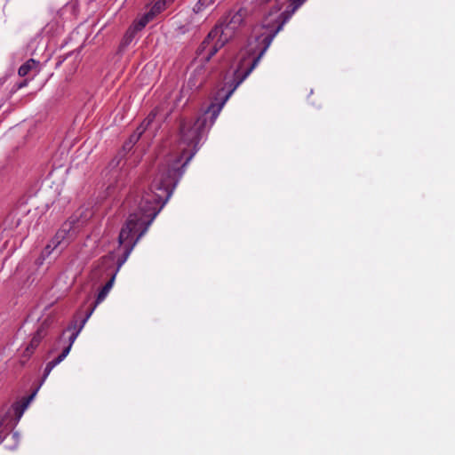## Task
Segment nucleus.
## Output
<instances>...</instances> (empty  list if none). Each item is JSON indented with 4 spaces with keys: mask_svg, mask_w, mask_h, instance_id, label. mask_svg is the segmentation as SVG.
Segmentation results:
<instances>
[{
    "mask_svg": "<svg viewBox=\"0 0 455 455\" xmlns=\"http://www.w3.org/2000/svg\"><path fill=\"white\" fill-rule=\"evenodd\" d=\"M167 7L166 0L156 1L150 8V10L139 19V26L140 28H145L148 23L154 20L156 16L166 10Z\"/></svg>",
    "mask_w": 455,
    "mask_h": 455,
    "instance_id": "0eeeda50",
    "label": "nucleus"
},
{
    "mask_svg": "<svg viewBox=\"0 0 455 455\" xmlns=\"http://www.w3.org/2000/svg\"><path fill=\"white\" fill-rule=\"evenodd\" d=\"M41 70V64L38 60L34 59L28 60L25 63H23L19 70L18 74L20 76L24 77L28 76V78L24 79L22 82L17 83L11 90L10 94H13L19 89H21L28 85V83L32 80Z\"/></svg>",
    "mask_w": 455,
    "mask_h": 455,
    "instance_id": "39448f33",
    "label": "nucleus"
},
{
    "mask_svg": "<svg viewBox=\"0 0 455 455\" xmlns=\"http://www.w3.org/2000/svg\"><path fill=\"white\" fill-rule=\"evenodd\" d=\"M51 371H52L47 370L45 367L43 378L38 387L28 396L24 397L21 401L13 403L10 408L7 409L4 414L0 417V427H15L19 423L24 411L28 408L30 402L35 398L40 387L43 385Z\"/></svg>",
    "mask_w": 455,
    "mask_h": 455,
    "instance_id": "20e7f679",
    "label": "nucleus"
},
{
    "mask_svg": "<svg viewBox=\"0 0 455 455\" xmlns=\"http://www.w3.org/2000/svg\"><path fill=\"white\" fill-rule=\"evenodd\" d=\"M174 0H166V5L169 6Z\"/></svg>",
    "mask_w": 455,
    "mask_h": 455,
    "instance_id": "aec40b11",
    "label": "nucleus"
},
{
    "mask_svg": "<svg viewBox=\"0 0 455 455\" xmlns=\"http://www.w3.org/2000/svg\"><path fill=\"white\" fill-rule=\"evenodd\" d=\"M146 132V128H143L141 131L140 130H138L136 131V132H134L133 134L131 135L130 139H129V143H126L125 147H132V144L136 143L140 137Z\"/></svg>",
    "mask_w": 455,
    "mask_h": 455,
    "instance_id": "2eb2a0df",
    "label": "nucleus"
},
{
    "mask_svg": "<svg viewBox=\"0 0 455 455\" xmlns=\"http://www.w3.org/2000/svg\"><path fill=\"white\" fill-rule=\"evenodd\" d=\"M70 351V346L66 347L63 351L60 353V355L52 360V362L55 363V365L59 364L60 362H62L66 356L68 355Z\"/></svg>",
    "mask_w": 455,
    "mask_h": 455,
    "instance_id": "f3484780",
    "label": "nucleus"
},
{
    "mask_svg": "<svg viewBox=\"0 0 455 455\" xmlns=\"http://www.w3.org/2000/svg\"><path fill=\"white\" fill-rule=\"evenodd\" d=\"M143 28H140L139 26V20H135L133 25L128 28L125 35L124 36V38L120 44L121 47L124 48V47L128 46L131 44V42L133 40V38L135 37L136 33L138 31L142 30Z\"/></svg>",
    "mask_w": 455,
    "mask_h": 455,
    "instance_id": "9b49d317",
    "label": "nucleus"
},
{
    "mask_svg": "<svg viewBox=\"0 0 455 455\" xmlns=\"http://www.w3.org/2000/svg\"><path fill=\"white\" fill-rule=\"evenodd\" d=\"M236 29L224 20L217 24L202 42L197 52L209 61L235 34Z\"/></svg>",
    "mask_w": 455,
    "mask_h": 455,
    "instance_id": "7ed1b4c3",
    "label": "nucleus"
},
{
    "mask_svg": "<svg viewBox=\"0 0 455 455\" xmlns=\"http://www.w3.org/2000/svg\"><path fill=\"white\" fill-rule=\"evenodd\" d=\"M245 15L246 11L240 8L235 12H229L228 14L225 17L224 21L237 30L243 24Z\"/></svg>",
    "mask_w": 455,
    "mask_h": 455,
    "instance_id": "6e6552de",
    "label": "nucleus"
},
{
    "mask_svg": "<svg viewBox=\"0 0 455 455\" xmlns=\"http://www.w3.org/2000/svg\"><path fill=\"white\" fill-rule=\"evenodd\" d=\"M48 328L49 323L47 320H44L37 328L28 346L36 349L39 346L42 339L46 336Z\"/></svg>",
    "mask_w": 455,
    "mask_h": 455,
    "instance_id": "9d476101",
    "label": "nucleus"
},
{
    "mask_svg": "<svg viewBox=\"0 0 455 455\" xmlns=\"http://www.w3.org/2000/svg\"><path fill=\"white\" fill-rule=\"evenodd\" d=\"M115 278H116V273H114L112 275L111 278L106 283V284L99 291L96 300H95V303H94L93 307H92V308H93V310L95 309V307H97L98 304H100V302H102L105 299V298L108 294L109 291L113 287Z\"/></svg>",
    "mask_w": 455,
    "mask_h": 455,
    "instance_id": "f8f14e48",
    "label": "nucleus"
},
{
    "mask_svg": "<svg viewBox=\"0 0 455 455\" xmlns=\"http://www.w3.org/2000/svg\"><path fill=\"white\" fill-rule=\"evenodd\" d=\"M35 350L36 349L31 348L29 346H27V347L23 351L21 357L20 359V363L21 366L25 365V363L28 362V360L30 358V356L33 355Z\"/></svg>",
    "mask_w": 455,
    "mask_h": 455,
    "instance_id": "4468645a",
    "label": "nucleus"
},
{
    "mask_svg": "<svg viewBox=\"0 0 455 455\" xmlns=\"http://www.w3.org/2000/svg\"><path fill=\"white\" fill-rule=\"evenodd\" d=\"M215 0H198V2L194 6L195 12H200L207 6L211 5L214 3Z\"/></svg>",
    "mask_w": 455,
    "mask_h": 455,
    "instance_id": "ddd939ff",
    "label": "nucleus"
},
{
    "mask_svg": "<svg viewBox=\"0 0 455 455\" xmlns=\"http://www.w3.org/2000/svg\"><path fill=\"white\" fill-rule=\"evenodd\" d=\"M68 229L67 228H60V230H58L55 234V235L53 236V238L50 241V243L45 246V248L44 249L42 254L44 257H48L54 250H56L57 248L61 247V249L67 245V238H68Z\"/></svg>",
    "mask_w": 455,
    "mask_h": 455,
    "instance_id": "423d86ee",
    "label": "nucleus"
},
{
    "mask_svg": "<svg viewBox=\"0 0 455 455\" xmlns=\"http://www.w3.org/2000/svg\"><path fill=\"white\" fill-rule=\"evenodd\" d=\"M282 26L283 24L280 23L275 29L258 35L254 42L250 41L248 45L240 51L237 56V67L234 72L235 85L228 97L254 69Z\"/></svg>",
    "mask_w": 455,
    "mask_h": 455,
    "instance_id": "f03ea898",
    "label": "nucleus"
},
{
    "mask_svg": "<svg viewBox=\"0 0 455 455\" xmlns=\"http://www.w3.org/2000/svg\"><path fill=\"white\" fill-rule=\"evenodd\" d=\"M214 106L196 120L183 119L180 124L179 145L180 155L166 161L148 191H143L127 199V204L133 202L134 211L130 213L125 224L122 228L118 243L124 249L122 258L117 260V269L126 261L137 242L147 232L154 219L163 206L171 197L179 180L184 173L186 165L197 151V146L203 137L207 124V116L211 113L210 125L217 118L220 108L215 110Z\"/></svg>",
    "mask_w": 455,
    "mask_h": 455,
    "instance_id": "f257e3e1",
    "label": "nucleus"
},
{
    "mask_svg": "<svg viewBox=\"0 0 455 455\" xmlns=\"http://www.w3.org/2000/svg\"><path fill=\"white\" fill-rule=\"evenodd\" d=\"M156 117V113L152 111L148 114V116L144 119V121L141 123V124L138 127V130H142L143 128L148 129V127L151 124V123L154 121Z\"/></svg>",
    "mask_w": 455,
    "mask_h": 455,
    "instance_id": "dca6fc26",
    "label": "nucleus"
},
{
    "mask_svg": "<svg viewBox=\"0 0 455 455\" xmlns=\"http://www.w3.org/2000/svg\"><path fill=\"white\" fill-rule=\"evenodd\" d=\"M280 10H281V6H278L277 9H276V12H278Z\"/></svg>",
    "mask_w": 455,
    "mask_h": 455,
    "instance_id": "412c9836",
    "label": "nucleus"
},
{
    "mask_svg": "<svg viewBox=\"0 0 455 455\" xmlns=\"http://www.w3.org/2000/svg\"><path fill=\"white\" fill-rule=\"evenodd\" d=\"M93 312V308H91L87 313H86V315L84 316V318L81 321L80 324L77 325V323L76 321L73 322L67 329V331H72V333L70 335V337L68 338L69 339V344L68 346H70V347H72L73 343L75 342L76 339L77 338L79 332L82 331V329L84 328L86 321L89 319V317L92 315Z\"/></svg>",
    "mask_w": 455,
    "mask_h": 455,
    "instance_id": "1a4fd4ad",
    "label": "nucleus"
},
{
    "mask_svg": "<svg viewBox=\"0 0 455 455\" xmlns=\"http://www.w3.org/2000/svg\"><path fill=\"white\" fill-rule=\"evenodd\" d=\"M55 366V363L52 361H51L46 364L45 367L47 368V370L52 371Z\"/></svg>",
    "mask_w": 455,
    "mask_h": 455,
    "instance_id": "a211bd4d",
    "label": "nucleus"
},
{
    "mask_svg": "<svg viewBox=\"0 0 455 455\" xmlns=\"http://www.w3.org/2000/svg\"><path fill=\"white\" fill-rule=\"evenodd\" d=\"M4 438V434H3V431L0 429V443L2 442Z\"/></svg>",
    "mask_w": 455,
    "mask_h": 455,
    "instance_id": "6ab92c4d",
    "label": "nucleus"
}]
</instances>
